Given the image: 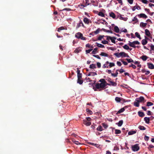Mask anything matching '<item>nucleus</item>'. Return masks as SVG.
<instances>
[{"label":"nucleus","instance_id":"obj_1","mask_svg":"<svg viewBox=\"0 0 154 154\" xmlns=\"http://www.w3.org/2000/svg\"><path fill=\"white\" fill-rule=\"evenodd\" d=\"M140 43L137 41H134L132 42H131L130 41H128V45L131 47L133 48H135L136 46L135 45H139Z\"/></svg>","mask_w":154,"mask_h":154},{"label":"nucleus","instance_id":"obj_2","mask_svg":"<svg viewBox=\"0 0 154 154\" xmlns=\"http://www.w3.org/2000/svg\"><path fill=\"white\" fill-rule=\"evenodd\" d=\"M106 85L103 83H97L95 85V87L97 89H99L100 88H104L106 87Z\"/></svg>","mask_w":154,"mask_h":154},{"label":"nucleus","instance_id":"obj_3","mask_svg":"<svg viewBox=\"0 0 154 154\" xmlns=\"http://www.w3.org/2000/svg\"><path fill=\"white\" fill-rule=\"evenodd\" d=\"M126 53L124 52H122L120 53L118 52L115 53L114 54V55H115L117 57H121L123 58V57H125Z\"/></svg>","mask_w":154,"mask_h":154},{"label":"nucleus","instance_id":"obj_4","mask_svg":"<svg viewBox=\"0 0 154 154\" xmlns=\"http://www.w3.org/2000/svg\"><path fill=\"white\" fill-rule=\"evenodd\" d=\"M75 37L78 38H80L82 40H85L86 39V38L83 37L82 34L80 32L76 33L75 34Z\"/></svg>","mask_w":154,"mask_h":154},{"label":"nucleus","instance_id":"obj_5","mask_svg":"<svg viewBox=\"0 0 154 154\" xmlns=\"http://www.w3.org/2000/svg\"><path fill=\"white\" fill-rule=\"evenodd\" d=\"M132 150L134 151H137L139 149V147L138 144H135L134 145L132 146Z\"/></svg>","mask_w":154,"mask_h":154},{"label":"nucleus","instance_id":"obj_6","mask_svg":"<svg viewBox=\"0 0 154 154\" xmlns=\"http://www.w3.org/2000/svg\"><path fill=\"white\" fill-rule=\"evenodd\" d=\"M136 99L140 103L143 102L144 103L146 101H144V98L143 97H140L139 98H137Z\"/></svg>","mask_w":154,"mask_h":154},{"label":"nucleus","instance_id":"obj_7","mask_svg":"<svg viewBox=\"0 0 154 154\" xmlns=\"http://www.w3.org/2000/svg\"><path fill=\"white\" fill-rule=\"evenodd\" d=\"M145 33L146 35L151 38H152V37H150L151 33L149 30L147 29H146L145 30Z\"/></svg>","mask_w":154,"mask_h":154},{"label":"nucleus","instance_id":"obj_8","mask_svg":"<svg viewBox=\"0 0 154 154\" xmlns=\"http://www.w3.org/2000/svg\"><path fill=\"white\" fill-rule=\"evenodd\" d=\"M83 124L86 125L87 126H90L91 124V123L90 122H88L87 121V120L85 119L83 120Z\"/></svg>","mask_w":154,"mask_h":154},{"label":"nucleus","instance_id":"obj_9","mask_svg":"<svg viewBox=\"0 0 154 154\" xmlns=\"http://www.w3.org/2000/svg\"><path fill=\"white\" fill-rule=\"evenodd\" d=\"M147 64L149 68L150 69H154V65L152 63H148Z\"/></svg>","mask_w":154,"mask_h":154},{"label":"nucleus","instance_id":"obj_10","mask_svg":"<svg viewBox=\"0 0 154 154\" xmlns=\"http://www.w3.org/2000/svg\"><path fill=\"white\" fill-rule=\"evenodd\" d=\"M97 75V73L94 72H90L88 74V76H94L95 75Z\"/></svg>","mask_w":154,"mask_h":154},{"label":"nucleus","instance_id":"obj_11","mask_svg":"<svg viewBox=\"0 0 154 154\" xmlns=\"http://www.w3.org/2000/svg\"><path fill=\"white\" fill-rule=\"evenodd\" d=\"M110 84H108L106 83V85H112L114 86H116L117 85V83L111 81L110 83Z\"/></svg>","mask_w":154,"mask_h":154},{"label":"nucleus","instance_id":"obj_12","mask_svg":"<svg viewBox=\"0 0 154 154\" xmlns=\"http://www.w3.org/2000/svg\"><path fill=\"white\" fill-rule=\"evenodd\" d=\"M134 105L136 107H138L139 106V102L136 99V101L134 102Z\"/></svg>","mask_w":154,"mask_h":154},{"label":"nucleus","instance_id":"obj_13","mask_svg":"<svg viewBox=\"0 0 154 154\" xmlns=\"http://www.w3.org/2000/svg\"><path fill=\"white\" fill-rule=\"evenodd\" d=\"M109 63L108 61H107L104 64L103 66V68H109V65L108 64H109Z\"/></svg>","mask_w":154,"mask_h":154},{"label":"nucleus","instance_id":"obj_14","mask_svg":"<svg viewBox=\"0 0 154 154\" xmlns=\"http://www.w3.org/2000/svg\"><path fill=\"white\" fill-rule=\"evenodd\" d=\"M138 114L139 116L140 117H143L145 116V114L143 112L140 111L138 112Z\"/></svg>","mask_w":154,"mask_h":154},{"label":"nucleus","instance_id":"obj_15","mask_svg":"<svg viewBox=\"0 0 154 154\" xmlns=\"http://www.w3.org/2000/svg\"><path fill=\"white\" fill-rule=\"evenodd\" d=\"M110 38V39L111 40L112 42L114 44L116 43L115 39H116V38L114 37H109Z\"/></svg>","mask_w":154,"mask_h":154},{"label":"nucleus","instance_id":"obj_16","mask_svg":"<svg viewBox=\"0 0 154 154\" xmlns=\"http://www.w3.org/2000/svg\"><path fill=\"white\" fill-rule=\"evenodd\" d=\"M140 18H146L147 17V16L144 14H140L138 15Z\"/></svg>","mask_w":154,"mask_h":154},{"label":"nucleus","instance_id":"obj_17","mask_svg":"<svg viewBox=\"0 0 154 154\" xmlns=\"http://www.w3.org/2000/svg\"><path fill=\"white\" fill-rule=\"evenodd\" d=\"M109 15L110 17H112L113 19H115L116 17V16L115 14L112 12H111L109 13Z\"/></svg>","mask_w":154,"mask_h":154},{"label":"nucleus","instance_id":"obj_18","mask_svg":"<svg viewBox=\"0 0 154 154\" xmlns=\"http://www.w3.org/2000/svg\"><path fill=\"white\" fill-rule=\"evenodd\" d=\"M148 57L146 55H143L140 57V58L142 59L143 61H146V60Z\"/></svg>","mask_w":154,"mask_h":154},{"label":"nucleus","instance_id":"obj_19","mask_svg":"<svg viewBox=\"0 0 154 154\" xmlns=\"http://www.w3.org/2000/svg\"><path fill=\"white\" fill-rule=\"evenodd\" d=\"M144 120L146 123L149 124V122L150 119L149 117H145L144 118Z\"/></svg>","mask_w":154,"mask_h":154},{"label":"nucleus","instance_id":"obj_20","mask_svg":"<svg viewBox=\"0 0 154 154\" xmlns=\"http://www.w3.org/2000/svg\"><path fill=\"white\" fill-rule=\"evenodd\" d=\"M83 21L86 24H88L89 23V20L87 18H84L83 19Z\"/></svg>","mask_w":154,"mask_h":154},{"label":"nucleus","instance_id":"obj_21","mask_svg":"<svg viewBox=\"0 0 154 154\" xmlns=\"http://www.w3.org/2000/svg\"><path fill=\"white\" fill-rule=\"evenodd\" d=\"M114 31L116 33H119V29L118 27L116 26H115L114 28Z\"/></svg>","mask_w":154,"mask_h":154},{"label":"nucleus","instance_id":"obj_22","mask_svg":"<svg viewBox=\"0 0 154 154\" xmlns=\"http://www.w3.org/2000/svg\"><path fill=\"white\" fill-rule=\"evenodd\" d=\"M147 41L146 39H143L141 41L142 44L143 45H145L147 43Z\"/></svg>","mask_w":154,"mask_h":154},{"label":"nucleus","instance_id":"obj_23","mask_svg":"<svg viewBox=\"0 0 154 154\" xmlns=\"http://www.w3.org/2000/svg\"><path fill=\"white\" fill-rule=\"evenodd\" d=\"M81 26H84V25L82 22V21H81L79 23L77 24V26H76V28H78Z\"/></svg>","mask_w":154,"mask_h":154},{"label":"nucleus","instance_id":"obj_24","mask_svg":"<svg viewBox=\"0 0 154 154\" xmlns=\"http://www.w3.org/2000/svg\"><path fill=\"white\" fill-rule=\"evenodd\" d=\"M100 55L104 57H108L109 56V55L108 54L103 52H101Z\"/></svg>","mask_w":154,"mask_h":154},{"label":"nucleus","instance_id":"obj_25","mask_svg":"<svg viewBox=\"0 0 154 154\" xmlns=\"http://www.w3.org/2000/svg\"><path fill=\"white\" fill-rule=\"evenodd\" d=\"M119 19L121 20H123L125 21H126L128 20V18L126 17H122V15L121 14H120V17Z\"/></svg>","mask_w":154,"mask_h":154},{"label":"nucleus","instance_id":"obj_26","mask_svg":"<svg viewBox=\"0 0 154 154\" xmlns=\"http://www.w3.org/2000/svg\"><path fill=\"white\" fill-rule=\"evenodd\" d=\"M81 50L80 48H76L74 51L75 53H78L81 51Z\"/></svg>","mask_w":154,"mask_h":154},{"label":"nucleus","instance_id":"obj_27","mask_svg":"<svg viewBox=\"0 0 154 154\" xmlns=\"http://www.w3.org/2000/svg\"><path fill=\"white\" fill-rule=\"evenodd\" d=\"M89 68L90 69H95L96 68V65L95 64H92L90 65Z\"/></svg>","mask_w":154,"mask_h":154},{"label":"nucleus","instance_id":"obj_28","mask_svg":"<svg viewBox=\"0 0 154 154\" xmlns=\"http://www.w3.org/2000/svg\"><path fill=\"white\" fill-rule=\"evenodd\" d=\"M123 123V121L122 120H121L119 121V122L118 123H116V124L118 125L119 126H121Z\"/></svg>","mask_w":154,"mask_h":154},{"label":"nucleus","instance_id":"obj_29","mask_svg":"<svg viewBox=\"0 0 154 154\" xmlns=\"http://www.w3.org/2000/svg\"><path fill=\"white\" fill-rule=\"evenodd\" d=\"M140 8H140V7L137 5H136L135 6H134L133 7V8H132V10H136V9H137V10H139Z\"/></svg>","mask_w":154,"mask_h":154},{"label":"nucleus","instance_id":"obj_30","mask_svg":"<svg viewBox=\"0 0 154 154\" xmlns=\"http://www.w3.org/2000/svg\"><path fill=\"white\" fill-rule=\"evenodd\" d=\"M103 31H104L105 32H109L110 33H113V32L110 30H106V29H102Z\"/></svg>","mask_w":154,"mask_h":154},{"label":"nucleus","instance_id":"obj_31","mask_svg":"<svg viewBox=\"0 0 154 154\" xmlns=\"http://www.w3.org/2000/svg\"><path fill=\"white\" fill-rule=\"evenodd\" d=\"M82 79H78L77 83L80 85H82L83 83V81Z\"/></svg>","mask_w":154,"mask_h":154},{"label":"nucleus","instance_id":"obj_32","mask_svg":"<svg viewBox=\"0 0 154 154\" xmlns=\"http://www.w3.org/2000/svg\"><path fill=\"white\" fill-rule=\"evenodd\" d=\"M96 44H97V46L101 48H105L104 46L101 44H99L97 43H96Z\"/></svg>","mask_w":154,"mask_h":154},{"label":"nucleus","instance_id":"obj_33","mask_svg":"<svg viewBox=\"0 0 154 154\" xmlns=\"http://www.w3.org/2000/svg\"><path fill=\"white\" fill-rule=\"evenodd\" d=\"M147 25V23H144L143 22H141L140 24V26L141 27H145L146 25Z\"/></svg>","mask_w":154,"mask_h":154},{"label":"nucleus","instance_id":"obj_34","mask_svg":"<svg viewBox=\"0 0 154 154\" xmlns=\"http://www.w3.org/2000/svg\"><path fill=\"white\" fill-rule=\"evenodd\" d=\"M97 131H101L103 130L102 127L101 125L99 126L97 128Z\"/></svg>","mask_w":154,"mask_h":154},{"label":"nucleus","instance_id":"obj_35","mask_svg":"<svg viewBox=\"0 0 154 154\" xmlns=\"http://www.w3.org/2000/svg\"><path fill=\"white\" fill-rule=\"evenodd\" d=\"M125 109L123 107V108H121V109H120L118 111V112L117 113H117H119V114L121 113L122 112H123L125 111Z\"/></svg>","mask_w":154,"mask_h":154},{"label":"nucleus","instance_id":"obj_36","mask_svg":"<svg viewBox=\"0 0 154 154\" xmlns=\"http://www.w3.org/2000/svg\"><path fill=\"white\" fill-rule=\"evenodd\" d=\"M138 128L140 130H144L146 129V128L144 126L141 125H139Z\"/></svg>","mask_w":154,"mask_h":154},{"label":"nucleus","instance_id":"obj_37","mask_svg":"<svg viewBox=\"0 0 154 154\" xmlns=\"http://www.w3.org/2000/svg\"><path fill=\"white\" fill-rule=\"evenodd\" d=\"M136 36L138 38L140 39H141L140 35L138 32H136L135 33Z\"/></svg>","mask_w":154,"mask_h":154},{"label":"nucleus","instance_id":"obj_38","mask_svg":"<svg viewBox=\"0 0 154 154\" xmlns=\"http://www.w3.org/2000/svg\"><path fill=\"white\" fill-rule=\"evenodd\" d=\"M136 133V131H129L128 132V135H131L134 134H135Z\"/></svg>","mask_w":154,"mask_h":154},{"label":"nucleus","instance_id":"obj_39","mask_svg":"<svg viewBox=\"0 0 154 154\" xmlns=\"http://www.w3.org/2000/svg\"><path fill=\"white\" fill-rule=\"evenodd\" d=\"M125 60L127 61V62L128 63L134 62V60L131 58V59L126 58Z\"/></svg>","mask_w":154,"mask_h":154},{"label":"nucleus","instance_id":"obj_40","mask_svg":"<svg viewBox=\"0 0 154 154\" xmlns=\"http://www.w3.org/2000/svg\"><path fill=\"white\" fill-rule=\"evenodd\" d=\"M121 131L120 130L116 129L115 130V133L116 134H119L121 133Z\"/></svg>","mask_w":154,"mask_h":154},{"label":"nucleus","instance_id":"obj_41","mask_svg":"<svg viewBox=\"0 0 154 154\" xmlns=\"http://www.w3.org/2000/svg\"><path fill=\"white\" fill-rule=\"evenodd\" d=\"M115 100L117 102H120L121 101V99L120 98L118 97H116L115 99Z\"/></svg>","mask_w":154,"mask_h":154},{"label":"nucleus","instance_id":"obj_42","mask_svg":"<svg viewBox=\"0 0 154 154\" xmlns=\"http://www.w3.org/2000/svg\"><path fill=\"white\" fill-rule=\"evenodd\" d=\"M98 15L102 17H104L105 15L104 13L102 12H100L98 13Z\"/></svg>","mask_w":154,"mask_h":154},{"label":"nucleus","instance_id":"obj_43","mask_svg":"<svg viewBox=\"0 0 154 154\" xmlns=\"http://www.w3.org/2000/svg\"><path fill=\"white\" fill-rule=\"evenodd\" d=\"M109 64V68H111L115 66V64L114 63H110Z\"/></svg>","mask_w":154,"mask_h":154},{"label":"nucleus","instance_id":"obj_44","mask_svg":"<svg viewBox=\"0 0 154 154\" xmlns=\"http://www.w3.org/2000/svg\"><path fill=\"white\" fill-rule=\"evenodd\" d=\"M90 1L91 2V0H85V4L86 6L89 5L90 4Z\"/></svg>","mask_w":154,"mask_h":154},{"label":"nucleus","instance_id":"obj_45","mask_svg":"<svg viewBox=\"0 0 154 154\" xmlns=\"http://www.w3.org/2000/svg\"><path fill=\"white\" fill-rule=\"evenodd\" d=\"M153 105V103L151 102H148L147 103L146 106H152Z\"/></svg>","mask_w":154,"mask_h":154},{"label":"nucleus","instance_id":"obj_46","mask_svg":"<svg viewBox=\"0 0 154 154\" xmlns=\"http://www.w3.org/2000/svg\"><path fill=\"white\" fill-rule=\"evenodd\" d=\"M99 82H101V83H103L104 84H106V82L105 80L104 79H100Z\"/></svg>","mask_w":154,"mask_h":154},{"label":"nucleus","instance_id":"obj_47","mask_svg":"<svg viewBox=\"0 0 154 154\" xmlns=\"http://www.w3.org/2000/svg\"><path fill=\"white\" fill-rule=\"evenodd\" d=\"M123 48L125 49L128 50L129 49V47L127 45H125L123 46Z\"/></svg>","mask_w":154,"mask_h":154},{"label":"nucleus","instance_id":"obj_48","mask_svg":"<svg viewBox=\"0 0 154 154\" xmlns=\"http://www.w3.org/2000/svg\"><path fill=\"white\" fill-rule=\"evenodd\" d=\"M132 20L133 21H135V23H136L138 22V20L136 17H135Z\"/></svg>","mask_w":154,"mask_h":154},{"label":"nucleus","instance_id":"obj_49","mask_svg":"<svg viewBox=\"0 0 154 154\" xmlns=\"http://www.w3.org/2000/svg\"><path fill=\"white\" fill-rule=\"evenodd\" d=\"M97 48H96L94 49V50L92 52V53L93 54H95L96 53V52L97 50Z\"/></svg>","mask_w":154,"mask_h":154},{"label":"nucleus","instance_id":"obj_50","mask_svg":"<svg viewBox=\"0 0 154 154\" xmlns=\"http://www.w3.org/2000/svg\"><path fill=\"white\" fill-rule=\"evenodd\" d=\"M118 74V72H116L115 73H111V75L114 77H116L117 76Z\"/></svg>","mask_w":154,"mask_h":154},{"label":"nucleus","instance_id":"obj_51","mask_svg":"<svg viewBox=\"0 0 154 154\" xmlns=\"http://www.w3.org/2000/svg\"><path fill=\"white\" fill-rule=\"evenodd\" d=\"M120 60L125 65H128V63L124 61L123 60L121 59H120Z\"/></svg>","mask_w":154,"mask_h":154},{"label":"nucleus","instance_id":"obj_52","mask_svg":"<svg viewBox=\"0 0 154 154\" xmlns=\"http://www.w3.org/2000/svg\"><path fill=\"white\" fill-rule=\"evenodd\" d=\"M105 37L104 35H100L97 38V40H101L103 37Z\"/></svg>","mask_w":154,"mask_h":154},{"label":"nucleus","instance_id":"obj_53","mask_svg":"<svg viewBox=\"0 0 154 154\" xmlns=\"http://www.w3.org/2000/svg\"><path fill=\"white\" fill-rule=\"evenodd\" d=\"M86 111L91 115L93 113L92 111L89 109H86Z\"/></svg>","mask_w":154,"mask_h":154},{"label":"nucleus","instance_id":"obj_54","mask_svg":"<svg viewBox=\"0 0 154 154\" xmlns=\"http://www.w3.org/2000/svg\"><path fill=\"white\" fill-rule=\"evenodd\" d=\"M102 125L105 129L106 128L108 127V126L104 123H102Z\"/></svg>","mask_w":154,"mask_h":154},{"label":"nucleus","instance_id":"obj_55","mask_svg":"<svg viewBox=\"0 0 154 154\" xmlns=\"http://www.w3.org/2000/svg\"><path fill=\"white\" fill-rule=\"evenodd\" d=\"M64 27L63 26H61L58 28L57 31L59 32H60V30H64Z\"/></svg>","mask_w":154,"mask_h":154},{"label":"nucleus","instance_id":"obj_56","mask_svg":"<svg viewBox=\"0 0 154 154\" xmlns=\"http://www.w3.org/2000/svg\"><path fill=\"white\" fill-rule=\"evenodd\" d=\"M101 43L103 44H108V42L107 41L104 40V41H102L101 42Z\"/></svg>","mask_w":154,"mask_h":154},{"label":"nucleus","instance_id":"obj_57","mask_svg":"<svg viewBox=\"0 0 154 154\" xmlns=\"http://www.w3.org/2000/svg\"><path fill=\"white\" fill-rule=\"evenodd\" d=\"M72 141H73V143H75V144H76L77 145H78L79 144V141H76L74 139H72Z\"/></svg>","mask_w":154,"mask_h":154},{"label":"nucleus","instance_id":"obj_58","mask_svg":"<svg viewBox=\"0 0 154 154\" xmlns=\"http://www.w3.org/2000/svg\"><path fill=\"white\" fill-rule=\"evenodd\" d=\"M78 79H82V74H78L77 75Z\"/></svg>","mask_w":154,"mask_h":154},{"label":"nucleus","instance_id":"obj_59","mask_svg":"<svg viewBox=\"0 0 154 154\" xmlns=\"http://www.w3.org/2000/svg\"><path fill=\"white\" fill-rule=\"evenodd\" d=\"M99 32V29H97L96 31H94L93 32L94 33H95V34H98Z\"/></svg>","mask_w":154,"mask_h":154},{"label":"nucleus","instance_id":"obj_60","mask_svg":"<svg viewBox=\"0 0 154 154\" xmlns=\"http://www.w3.org/2000/svg\"><path fill=\"white\" fill-rule=\"evenodd\" d=\"M93 56L95 57H96L97 59H100V56L98 55H93Z\"/></svg>","mask_w":154,"mask_h":154},{"label":"nucleus","instance_id":"obj_61","mask_svg":"<svg viewBox=\"0 0 154 154\" xmlns=\"http://www.w3.org/2000/svg\"><path fill=\"white\" fill-rule=\"evenodd\" d=\"M92 49H90L88 50H86V53L87 54L89 53H90V52L91 51H92Z\"/></svg>","mask_w":154,"mask_h":154},{"label":"nucleus","instance_id":"obj_62","mask_svg":"<svg viewBox=\"0 0 154 154\" xmlns=\"http://www.w3.org/2000/svg\"><path fill=\"white\" fill-rule=\"evenodd\" d=\"M119 149V148L118 146H114V150H118Z\"/></svg>","mask_w":154,"mask_h":154},{"label":"nucleus","instance_id":"obj_63","mask_svg":"<svg viewBox=\"0 0 154 154\" xmlns=\"http://www.w3.org/2000/svg\"><path fill=\"white\" fill-rule=\"evenodd\" d=\"M141 1L144 4H146L148 3V1L147 0H141Z\"/></svg>","mask_w":154,"mask_h":154},{"label":"nucleus","instance_id":"obj_64","mask_svg":"<svg viewBox=\"0 0 154 154\" xmlns=\"http://www.w3.org/2000/svg\"><path fill=\"white\" fill-rule=\"evenodd\" d=\"M151 49V50H154V45L152 44H151L150 45Z\"/></svg>","mask_w":154,"mask_h":154}]
</instances>
